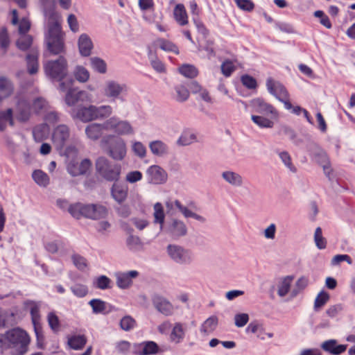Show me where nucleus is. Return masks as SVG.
Masks as SVG:
<instances>
[{"label":"nucleus","mask_w":355,"mask_h":355,"mask_svg":"<svg viewBox=\"0 0 355 355\" xmlns=\"http://www.w3.org/2000/svg\"><path fill=\"white\" fill-rule=\"evenodd\" d=\"M45 18L47 21L45 42L48 51L51 55H64L66 47L59 15L55 10H46L45 11Z\"/></svg>","instance_id":"1"},{"label":"nucleus","mask_w":355,"mask_h":355,"mask_svg":"<svg viewBox=\"0 0 355 355\" xmlns=\"http://www.w3.org/2000/svg\"><path fill=\"white\" fill-rule=\"evenodd\" d=\"M45 74L52 80L60 82L59 89L65 92L67 89V84L62 82L68 75V62L64 55H59L55 60H48L44 64Z\"/></svg>","instance_id":"2"},{"label":"nucleus","mask_w":355,"mask_h":355,"mask_svg":"<svg viewBox=\"0 0 355 355\" xmlns=\"http://www.w3.org/2000/svg\"><path fill=\"white\" fill-rule=\"evenodd\" d=\"M69 213L77 219L82 217L98 220L105 218L108 214L106 207L101 204H83L76 202L71 204L68 207Z\"/></svg>","instance_id":"3"},{"label":"nucleus","mask_w":355,"mask_h":355,"mask_svg":"<svg viewBox=\"0 0 355 355\" xmlns=\"http://www.w3.org/2000/svg\"><path fill=\"white\" fill-rule=\"evenodd\" d=\"M4 337L8 342L11 355H24L28 352L31 340L25 331L14 328L6 331Z\"/></svg>","instance_id":"4"},{"label":"nucleus","mask_w":355,"mask_h":355,"mask_svg":"<svg viewBox=\"0 0 355 355\" xmlns=\"http://www.w3.org/2000/svg\"><path fill=\"white\" fill-rule=\"evenodd\" d=\"M101 146L105 148L106 153L116 161L123 160L126 156L127 148L123 139L109 135L103 137Z\"/></svg>","instance_id":"5"},{"label":"nucleus","mask_w":355,"mask_h":355,"mask_svg":"<svg viewBox=\"0 0 355 355\" xmlns=\"http://www.w3.org/2000/svg\"><path fill=\"white\" fill-rule=\"evenodd\" d=\"M95 165L96 172L105 180L116 182L119 179L121 164L113 163L105 157H100L96 159Z\"/></svg>","instance_id":"6"},{"label":"nucleus","mask_w":355,"mask_h":355,"mask_svg":"<svg viewBox=\"0 0 355 355\" xmlns=\"http://www.w3.org/2000/svg\"><path fill=\"white\" fill-rule=\"evenodd\" d=\"M105 130L113 131L117 135H128L134 133V129L128 121L112 116L104 121Z\"/></svg>","instance_id":"7"},{"label":"nucleus","mask_w":355,"mask_h":355,"mask_svg":"<svg viewBox=\"0 0 355 355\" xmlns=\"http://www.w3.org/2000/svg\"><path fill=\"white\" fill-rule=\"evenodd\" d=\"M167 252L175 262L180 264H189L193 260L191 252L178 245H168Z\"/></svg>","instance_id":"8"},{"label":"nucleus","mask_w":355,"mask_h":355,"mask_svg":"<svg viewBox=\"0 0 355 355\" xmlns=\"http://www.w3.org/2000/svg\"><path fill=\"white\" fill-rule=\"evenodd\" d=\"M70 138V130L67 125L56 126L52 134V141L58 150H63Z\"/></svg>","instance_id":"9"},{"label":"nucleus","mask_w":355,"mask_h":355,"mask_svg":"<svg viewBox=\"0 0 355 355\" xmlns=\"http://www.w3.org/2000/svg\"><path fill=\"white\" fill-rule=\"evenodd\" d=\"M65 103L68 106H74L76 103L92 102V95L86 91L69 88L65 95Z\"/></svg>","instance_id":"10"},{"label":"nucleus","mask_w":355,"mask_h":355,"mask_svg":"<svg viewBox=\"0 0 355 355\" xmlns=\"http://www.w3.org/2000/svg\"><path fill=\"white\" fill-rule=\"evenodd\" d=\"M71 116L73 119H78L83 123L94 121V105L78 106L71 110Z\"/></svg>","instance_id":"11"},{"label":"nucleus","mask_w":355,"mask_h":355,"mask_svg":"<svg viewBox=\"0 0 355 355\" xmlns=\"http://www.w3.org/2000/svg\"><path fill=\"white\" fill-rule=\"evenodd\" d=\"M91 166L92 162L89 159H84L80 163L71 160L67 164V171L72 176H78L86 174Z\"/></svg>","instance_id":"12"},{"label":"nucleus","mask_w":355,"mask_h":355,"mask_svg":"<svg viewBox=\"0 0 355 355\" xmlns=\"http://www.w3.org/2000/svg\"><path fill=\"white\" fill-rule=\"evenodd\" d=\"M266 87L269 92L278 100H284L285 98L289 97L286 87L282 83L275 81L271 78L267 79Z\"/></svg>","instance_id":"13"},{"label":"nucleus","mask_w":355,"mask_h":355,"mask_svg":"<svg viewBox=\"0 0 355 355\" xmlns=\"http://www.w3.org/2000/svg\"><path fill=\"white\" fill-rule=\"evenodd\" d=\"M136 355H154L159 352V346L154 341H145L134 346Z\"/></svg>","instance_id":"14"},{"label":"nucleus","mask_w":355,"mask_h":355,"mask_svg":"<svg viewBox=\"0 0 355 355\" xmlns=\"http://www.w3.org/2000/svg\"><path fill=\"white\" fill-rule=\"evenodd\" d=\"M32 107L25 98H19L16 106V117L21 122L28 121L31 116Z\"/></svg>","instance_id":"15"},{"label":"nucleus","mask_w":355,"mask_h":355,"mask_svg":"<svg viewBox=\"0 0 355 355\" xmlns=\"http://www.w3.org/2000/svg\"><path fill=\"white\" fill-rule=\"evenodd\" d=\"M116 285L122 289L129 288L132 284V279H135L139 276L137 270H130L128 272H119L116 275Z\"/></svg>","instance_id":"16"},{"label":"nucleus","mask_w":355,"mask_h":355,"mask_svg":"<svg viewBox=\"0 0 355 355\" xmlns=\"http://www.w3.org/2000/svg\"><path fill=\"white\" fill-rule=\"evenodd\" d=\"M126 91L127 87L125 85H121L114 80H110L106 83L104 88V94L107 97L114 100L119 98L121 94Z\"/></svg>","instance_id":"17"},{"label":"nucleus","mask_w":355,"mask_h":355,"mask_svg":"<svg viewBox=\"0 0 355 355\" xmlns=\"http://www.w3.org/2000/svg\"><path fill=\"white\" fill-rule=\"evenodd\" d=\"M166 231L172 238L178 239L187 234V228L183 221L173 219Z\"/></svg>","instance_id":"18"},{"label":"nucleus","mask_w":355,"mask_h":355,"mask_svg":"<svg viewBox=\"0 0 355 355\" xmlns=\"http://www.w3.org/2000/svg\"><path fill=\"white\" fill-rule=\"evenodd\" d=\"M152 302L155 309L161 313L165 315L172 314L173 306L166 298L159 295H155L152 298Z\"/></svg>","instance_id":"19"},{"label":"nucleus","mask_w":355,"mask_h":355,"mask_svg":"<svg viewBox=\"0 0 355 355\" xmlns=\"http://www.w3.org/2000/svg\"><path fill=\"white\" fill-rule=\"evenodd\" d=\"M252 105L255 111L258 113L263 114H270L271 116L275 119L278 117V112L270 104L266 103L261 98H257L252 101Z\"/></svg>","instance_id":"20"},{"label":"nucleus","mask_w":355,"mask_h":355,"mask_svg":"<svg viewBox=\"0 0 355 355\" xmlns=\"http://www.w3.org/2000/svg\"><path fill=\"white\" fill-rule=\"evenodd\" d=\"M147 174L149 176L150 182L153 184H162L167 179L166 171L157 165L150 166L147 170Z\"/></svg>","instance_id":"21"},{"label":"nucleus","mask_w":355,"mask_h":355,"mask_svg":"<svg viewBox=\"0 0 355 355\" xmlns=\"http://www.w3.org/2000/svg\"><path fill=\"white\" fill-rule=\"evenodd\" d=\"M39 52L36 49H32L26 56L27 71L29 74H36L39 69Z\"/></svg>","instance_id":"22"},{"label":"nucleus","mask_w":355,"mask_h":355,"mask_svg":"<svg viewBox=\"0 0 355 355\" xmlns=\"http://www.w3.org/2000/svg\"><path fill=\"white\" fill-rule=\"evenodd\" d=\"M128 187L126 184L114 183L111 188L112 198L119 204L123 203L127 198Z\"/></svg>","instance_id":"23"},{"label":"nucleus","mask_w":355,"mask_h":355,"mask_svg":"<svg viewBox=\"0 0 355 355\" xmlns=\"http://www.w3.org/2000/svg\"><path fill=\"white\" fill-rule=\"evenodd\" d=\"M105 130L104 122L103 123H94L85 128V134L88 139L96 141L101 138Z\"/></svg>","instance_id":"24"},{"label":"nucleus","mask_w":355,"mask_h":355,"mask_svg":"<svg viewBox=\"0 0 355 355\" xmlns=\"http://www.w3.org/2000/svg\"><path fill=\"white\" fill-rule=\"evenodd\" d=\"M78 49L81 55L87 57L91 54L93 43L85 33L80 35L78 41Z\"/></svg>","instance_id":"25"},{"label":"nucleus","mask_w":355,"mask_h":355,"mask_svg":"<svg viewBox=\"0 0 355 355\" xmlns=\"http://www.w3.org/2000/svg\"><path fill=\"white\" fill-rule=\"evenodd\" d=\"M218 324V318L216 315H211L204 322L201 324L200 327V333L206 336L212 334L215 329H216Z\"/></svg>","instance_id":"26"},{"label":"nucleus","mask_w":355,"mask_h":355,"mask_svg":"<svg viewBox=\"0 0 355 355\" xmlns=\"http://www.w3.org/2000/svg\"><path fill=\"white\" fill-rule=\"evenodd\" d=\"M89 306L92 309V312L94 314H107L112 311V306H109L107 310V304L105 301L100 299H92L89 302Z\"/></svg>","instance_id":"27"},{"label":"nucleus","mask_w":355,"mask_h":355,"mask_svg":"<svg viewBox=\"0 0 355 355\" xmlns=\"http://www.w3.org/2000/svg\"><path fill=\"white\" fill-rule=\"evenodd\" d=\"M185 333L186 329L183 324L180 322L175 323L170 334L171 341L176 344L181 343L185 337Z\"/></svg>","instance_id":"28"},{"label":"nucleus","mask_w":355,"mask_h":355,"mask_svg":"<svg viewBox=\"0 0 355 355\" xmlns=\"http://www.w3.org/2000/svg\"><path fill=\"white\" fill-rule=\"evenodd\" d=\"M26 305L30 307V313L31 315L32 322L35 327V333L37 337H39V331L37 325L39 324L40 315V305L33 301H28L26 302Z\"/></svg>","instance_id":"29"},{"label":"nucleus","mask_w":355,"mask_h":355,"mask_svg":"<svg viewBox=\"0 0 355 355\" xmlns=\"http://www.w3.org/2000/svg\"><path fill=\"white\" fill-rule=\"evenodd\" d=\"M149 148L152 153L157 156H164L168 153V146L160 140H156L150 142Z\"/></svg>","instance_id":"30"},{"label":"nucleus","mask_w":355,"mask_h":355,"mask_svg":"<svg viewBox=\"0 0 355 355\" xmlns=\"http://www.w3.org/2000/svg\"><path fill=\"white\" fill-rule=\"evenodd\" d=\"M222 178L234 187H241L243 184L241 175L236 172L227 171L222 173Z\"/></svg>","instance_id":"31"},{"label":"nucleus","mask_w":355,"mask_h":355,"mask_svg":"<svg viewBox=\"0 0 355 355\" xmlns=\"http://www.w3.org/2000/svg\"><path fill=\"white\" fill-rule=\"evenodd\" d=\"M174 17L176 21L180 26H184L188 23V16L184 6L182 4H178L173 12Z\"/></svg>","instance_id":"32"},{"label":"nucleus","mask_w":355,"mask_h":355,"mask_svg":"<svg viewBox=\"0 0 355 355\" xmlns=\"http://www.w3.org/2000/svg\"><path fill=\"white\" fill-rule=\"evenodd\" d=\"M87 343V338L84 335H75L69 338L68 345L71 349L79 350Z\"/></svg>","instance_id":"33"},{"label":"nucleus","mask_w":355,"mask_h":355,"mask_svg":"<svg viewBox=\"0 0 355 355\" xmlns=\"http://www.w3.org/2000/svg\"><path fill=\"white\" fill-rule=\"evenodd\" d=\"M12 109L8 108L6 111L0 112V131H3L9 123L10 125H14Z\"/></svg>","instance_id":"34"},{"label":"nucleus","mask_w":355,"mask_h":355,"mask_svg":"<svg viewBox=\"0 0 355 355\" xmlns=\"http://www.w3.org/2000/svg\"><path fill=\"white\" fill-rule=\"evenodd\" d=\"M94 120L105 119L112 114V107L110 105H94Z\"/></svg>","instance_id":"35"},{"label":"nucleus","mask_w":355,"mask_h":355,"mask_svg":"<svg viewBox=\"0 0 355 355\" xmlns=\"http://www.w3.org/2000/svg\"><path fill=\"white\" fill-rule=\"evenodd\" d=\"M14 317L15 315L13 313L0 308V328L12 326L14 322Z\"/></svg>","instance_id":"36"},{"label":"nucleus","mask_w":355,"mask_h":355,"mask_svg":"<svg viewBox=\"0 0 355 355\" xmlns=\"http://www.w3.org/2000/svg\"><path fill=\"white\" fill-rule=\"evenodd\" d=\"M33 179L40 186L46 187L49 184V178L41 170H35L32 174Z\"/></svg>","instance_id":"37"},{"label":"nucleus","mask_w":355,"mask_h":355,"mask_svg":"<svg viewBox=\"0 0 355 355\" xmlns=\"http://www.w3.org/2000/svg\"><path fill=\"white\" fill-rule=\"evenodd\" d=\"M196 140V135L189 130H186L182 133L177 141V144L180 146H188L193 143Z\"/></svg>","instance_id":"38"},{"label":"nucleus","mask_w":355,"mask_h":355,"mask_svg":"<svg viewBox=\"0 0 355 355\" xmlns=\"http://www.w3.org/2000/svg\"><path fill=\"white\" fill-rule=\"evenodd\" d=\"M293 279V277L292 276H286L282 280L279 285L277 291V293L280 297H284L288 294Z\"/></svg>","instance_id":"39"},{"label":"nucleus","mask_w":355,"mask_h":355,"mask_svg":"<svg viewBox=\"0 0 355 355\" xmlns=\"http://www.w3.org/2000/svg\"><path fill=\"white\" fill-rule=\"evenodd\" d=\"M33 43V38L29 35H21L16 41L17 47L21 51L28 50Z\"/></svg>","instance_id":"40"},{"label":"nucleus","mask_w":355,"mask_h":355,"mask_svg":"<svg viewBox=\"0 0 355 355\" xmlns=\"http://www.w3.org/2000/svg\"><path fill=\"white\" fill-rule=\"evenodd\" d=\"M330 296L327 292L322 291L316 296L314 302V309L318 311L329 301Z\"/></svg>","instance_id":"41"},{"label":"nucleus","mask_w":355,"mask_h":355,"mask_svg":"<svg viewBox=\"0 0 355 355\" xmlns=\"http://www.w3.org/2000/svg\"><path fill=\"white\" fill-rule=\"evenodd\" d=\"M175 90L176 92V96H175V99L178 102H184L186 101L189 97V91L188 89L182 85H179L175 87Z\"/></svg>","instance_id":"42"},{"label":"nucleus","mask_w":355,"mask_h":355,"mask_svg":"<svg viewBox=\"0 0 355 355\" xmlns=\"http://www.w3.org/2000/svg\"><path fill=\"white\" fill-rule=\"evenodd\" d=\"M164 213L161 203L157 202L154 205V218L155 223L160 224V228L162 229L164 222Z\"/></svg>","instance_id":"43"},{"label":"nucleus","mask_w":355,"mask_h":355,"mask_svg":"<svg viewBox=\"0 0 355 355\" xmlns=\"http://www.w3.org/2000/svg\"><path fill=\"white\" fill-rule=\"evenodd\" d=\"M179 71L184 76L193 78L198 76V69L191 64H183L179 68Z\"/></svg>","instance_id":"44"},{"label":"nucleus","mask_w":355,"mask_h":355,"mask_svg":"<svg viewBox=\"0 0 355 355\" xmlns=\"http://www.w3.org/2000/svg\"><path fill=\"white\" fill-rule=\"evenodd\" d=\"M111 280L105 275L96 277L93 282V286L98 289L105 290L110 288Z\"/></svg>","instance_id":"45"},{"label":"nucleus","mask_w":355,"mask_h":355,"mask_svg":"<svg viewBox=\"0 0 355 355\" xmlns=\"http://www.w3.org/2000/svg\"><path fill=\"white\" fill-rule=\"evenodd\" d=\"M120 327L125 331H129L134 329L137 325L136 320L130 315H125L120 321Z\"/></svg>","instance_id":"46"},{"label":"nucleus","mask_w":355,"mask_h":355,"mask_svg":"<svg viewBox=\"0 0 355 355\" xmlns=\"http://www.w3.org/2000/svg\"><path fill=\"white\" fill-rule=\"evenodd\" d=\"M0 92L3 93L5 96H10L13 92L12 83L5 77H0Z\"/></svg>","instance_id":"47"},{"label":"nucleus","mask_w":355,"mask_h":355,"mask_svg":"<svg viewBox=\"0 0 355 355\" xmlns=\"http://www.w3.org/2000/svg\"><path fill=\"white\" fill-rule=\"evenodd\" d=\"M70 290L75 296L80 298L85 297L89 293L88 287L83 284H75L71 286Z\"/></svg>","instance_id":"48"},{"label":"nucleus","mask_w":355,"mask_h":355,"mask_svg":"<svg viewBox=\"0 0 355 355\" xmlns=\"http://www.w3.org/2000/svg\"><path fill=\"white\" fill-rule=\"evenodd\" d=\"M148 56L150 60L151 66L156 71L162 73L165 71L164 64L153 53L151 49H149Z\"/></svg>","instance_id":"49"},{"label":"nucleus","mask_w":355,"mask_h":355,"mask_svg":"<svg viewBox=\"0 0 355 355\" xmlns=\"http://www.w3.org/2000/svg\"><path fill=\"white\" fill-rule=\"evenodd\" d=\"M251 119L253 121V122L260 128H272L274 125L272 121L261 116L252 115Z\"/></svg>","instance_id":"50"},{"label":"nucleus","mask_w":355,"mask_h":355,"mask_svg":"<svg viewBox=\"0 0 355 355\" xmlns=\"http://www.w3.org/2000/svg\"><path fill=\"white\" fill-rule=\"evenodd\" d=\"M314 241L318 248L322 250L324 249L327 246V241L322 236L321 227H318L315 229L314 234Z\"/></svg>","instance_id":"51"},{"label":"nucleus","mask_w":355,"mask_h":355,"mask_svg":"<svg viewBox=\"0 0 355 355\" xmlns=\"http://www.w3.org/2000/svg\"><path fill=\"white\" fill-rule=\"evenodd\" d=\"M90 60L94 70L101 73H105L106 72L107 65L104 60L97 57L92 58Z\"/></svg>","instance_id":"52"},{"label":"nucleus","mask_w":355,"mask_h":355,"mask_svg":"<svg viewBox=\"0 0 355 355\" xmlns=\"http://www.w3.org/2000/svg\"><path fill=\"white\" fill-rule=\"evenodd\" d=\"M157 42L159 45L160 49H162V50L165 51L173 52L175 54L179 53V49L178 46L173 42L164 39L158 40Z\"/></svg>","instance_id":"53"},{"label":"nucleus","mask_w":355,"mask_h":355,"mask_svg":"<svg viewBox=\"0 0 355 355\" xmlns=\"http://www.w3.org/2000/svg\"><path fill=\"white\" fill-rule=\"evenodd\" d=\"M75 266L81 271H84L87 268V260L83 256L74 254L71 257Z\"/></svg>","instance_id":"54"},{"label":"nucleus","mask_w":355,"mask_h":355,"mask_svg":"<svg viewBox=\"0 0 355 355\" xmlns=\"http://www.w3.org/2000/svg\"><path fill=\"white\" fill-rule=\"evenodd\" d=\"M74 76L79 82L85 83L89 80V73L83 67L78 66L76 68Z\"/></svg>","instance_id":"55"},{"label":"nucleus","mask_w":355,"mask_h":355,"mask_svg":"<svg viewBox=\"0 0 355 355\" xmlns=\"http://www.w3.org/2000/svg\"><path fill=\"white\" fill-rule=\"evenodd\" d=\"M279 156L280 159H282V162L284 164V165L293 173L296 172V168L295 166L292 164L291 162V157L289 155V153L286 151H282L279 153Z\"/></svg>","instance_id":"56"},{"label":"nucleus","mask_w":355,"mask_h":355,"mask_svg":"<svg viewBox=\"0 0 355 355\" xmlns=\"http://www.w3.org/2000/svg\"><path fill=\"white\" fill-rule=\"evenodd\" d=\"M10 38L6 28H2L0 33V46L3 50V55L7 52V49L10 46Z\"/></svg>","instance_id":"57"},{"label":"nucleus","mask_w":355,"mask_h":355,"mask_svg":"<svg viewBox=\"0 0 355 355\" xmlns=\"http://www.w3.org/2000/svg\"><path fill=\"white\" fill-rule=\"evenodd\" d=\"M235 69L236 67L231 60H227L224 61L221 64L222 73L226 77L230 76L232 72L235 71Z\"/></svg>","instance_id":"58"},{"label":"nucleus","mask_w":355,"mask_h":355,"mask_svg":"<svg viewBox=\"0 0 355 355\" xmlns=\"http://www.w3.org/2000/svg\"><path fill=\"white\" fill-rule=\"evenodd\" d=\"M48 322L50 327L54 331H58L60 329V321L58 317L53 312L48 314Z\"/></svg>","instance_id":"59"},{"label":"nucleus","mask_w":355,"mask_h":355,"mask_svg":"<svg viewBox=\"0 0 355 355\" xmlns=\"http://www.w3.org/2000/svg\"><path fill=\"white\" fill-rule=\"evenodd\" d=\"M314 16L315 17L320 18V22L322 25L325 26L327 28H331V23L328 17L323 11L317 10L314 12Z\"/></svg>","instance_id":"60"},{"label":"nucleus","mask_w":355,"mask_h":355,"mask_svg":"<svg viewBox=\"0 0 355 355\" xmlns=\"http://www.w3.org/2000/svg\"><path fill=\"white\" fill-rule=\"evenodd\" d=\"M237 6L245 11H252L254 8V4L251 0H234Z\"/></svg>","instance_id":"61"},{"label":"nucleus","mask_w":355,"mask_h":355,"mask_svg":"<svg viewBox=\"0 0 355 355\" xmlns=\"http://www.w3.org/2000/svg\"><path fill=\"white\" fill-rule=\"evenodd\" d=\"M342 261H346L348 264L352 263V259L347 254H337L333 257L331 261L332 266L339 265Z\"/></svg>","instance_id":"62"},{"label":"nucleus","mask_w":355,"mask_h":355,"mask_svg":"<svg viewBox=\"0 0 355 355\" xmlns=\"http://www.w3.org/2000/svg\"><path fill=\"white\" fill-rule=\"evenodd\" d=\"M241 80L243 85L248 89H255L257 86L256 80L249 75L243 76Z\"/></svg>","instance_id":"63"},{"label":"nucleus","mask_w":355,"mask_h":355,"mask_svg":"<svg viewBox=\"0 0 355 355\" xmlns=\"http://www.w3.org/2000/svg\"><path fill=\"white\" fill-rule=\"evenodd\" d=\"M46 106V101L44 98L39 97L34 100L32 109L35 113L40 112L41 110L44 109Z\"/></svg>","instance_id":"64"}]
</instances>
